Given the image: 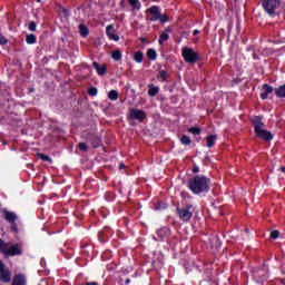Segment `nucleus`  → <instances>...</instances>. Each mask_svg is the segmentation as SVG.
I'll use <instances>...</instances> for the list:
<instances>
[{"instance_id":"f257e3e1","label":"nucleus","mask_w":285,"mask_h":285,"mask_svg":"<svg viewBox=\"0 0 285 285\" xmlns=\"http://www.w3.org/2000/svg\"><path fill=\"white\" fill-rule=\"evenodd\" d=\"M210 180L206 176H196L188 181V187L194 195H202V193H208V186Z\"/></svg>"},{"instance_id":"393cba45","label":"nucleus","mask_w":285,"mask_h":285,"mask_svg":"<svg viewBox=\"0 0 285 285\" xmlns=\"http://www.w3.org/2000/svg\"><path fill=\"white\" fill-rule=\"evenodd\" d=\"M170 39V36H168V32H163L159 38V43H164V41H168Z\"/></svg>"},{"instance_id":"473e14b6","label":"nucleus","mask_w":285,"mask_h":285,"mask_svg":"<svg viewBox=\"0 0 285 285\" xmlns=\"http://www.w3.org/2000/svg\"><path fill=\"white\" fill-rule=\"evenodd\" d=\"M29 30H30L31 32L37 31V23L30 22V23H29Z\"/></svg>"},{"instance_id":"2eb2a0df","label":"nucleus","mask_w":285,"mask_h":285,"mask_svg":"<svg viewBox=\"0 0 285 285\" xmlns=\"http://www.w3.org/2000/svg\"><path fill=\"white\" fill-rule=\"evenodd\" d=\"M92 66L98 75H106V66H99L97 62H94Z\"/></svg>"},{"instance_id":"aec40b11","label":"nucleus","mask_w":285,"mask_h":285,"mask_svg":"<svg viewBox=\"0 0 285 285\" xmlns=\"http://www.w3.org/2000/svg\"><path fill=\"white\" fill-rule=\"evenodd\" d=\"M26 41L29 45L37 43V36H35L32 33L27 35Z\"/></svg>"},{"instance_id":"9d476101","label":"nucleus","mask_w":285,"mask_h":285,"mask_svg":"<svg viewBox=\"0 0 285 285\" xmlns=\"http://www.w3.org/2000/svg\"><path fill=\"white\" fill-rule=\"evenodd\" d=\"M148 13L151 14L150 21H159L160 12L158 7H151L147 10Z\"/></svg>"},{"instance_id":"6ab92c4d","label":"nucleus","mask_w":285,"mask_h":285,"mask_svg":"<svg viewBox=\"0 0 285 285\" xmlns=\"http://www.w3.org/2000/svg\"><path fill=\"white\" fill-rule=\"evenodd\" d=\"M159 92V87H155V85L149 86L148 95L150 97H155Z\"/></svg>"},{"instance_id":"4be33fe9","label":"nucleus","mask_w":285,"mask_h":285,"mask_svg":"<svg viewBox=\"0 0 285 285\" xmlns=\"http://www.w3.org/2000/svg\"><path fill=\"white\" fill-rule=\"evenodd\" d=\"M134 59H135V61H137V63H141V61H144V53L140 51H137L134 55Z\"/></svg>"},{"instance_id":"c9c22d12","label":"nucleus","mask_w":285,"mask_h":285,"mask_svg":"<svg viewBox=\"0 0 285 285\" xmlns=\"http://www.w3.org/2000/svg\"><path fill=\"white\" fill-rule=\"evenodd\" d=\"M89 95H91V97L97 96V88H90L89 89Z\"/></svg>"},{"instance_id":"58836bf2","label":"nucleus","mask_w":285,"mask_h":285,"mask_svg":"<svg viewBox=\"0 0 285 285\" xmlns=\"http://www.w3.org/2000/svg\"><path fill=\"white\" fill-rule=\"evenodd\" d=\"M170 30H173L170 27H168L164 32H167V35H168V32H170Z\"/></svg>"},{"instance_id":"f03ea898","label":"nucleus","mask_w":285,"mask_h":285,"mask_svg":"<svg viewBox=\"0 0 285 285\" xmlns=\"http://www.w3.org/2000/svg\"><path fill=\"white\" fill-rule=\"evenodd\" d=\"M253 124H254V130L257 137H259V139H264L265 141L273 140V134H271V131L264 128V122H262V119L254 117Z\"/></svg>"},{"instance_id":"a878e982","label":"nucleus","mask_w":285,"mask_h":285,"mask_svg":"<svg viewBox=\"0 0 285 285\" xmlns=\"http://www.w3.org/2000/svg\"><path fill=\"white\" fill-rule=\"evenodd\" d=\"M147 57H148L149 59H157V52L155 51V49H149V50L147 51Z\"/></svg>"},{"instance_id":"bb28decb","label":"nucleus","mask_w":285,"mask_h":285,"mask_svg":"<svg viewBox=\"0 0 285 285\" xmlns=\"http://www.w3.org/2000/svg\"><path fill=\"white\" fill-rule=\"evenodd\" d=\"M180 142L184 145V146H190V137L188 136H183L180 138Z\"/></svg>"},{"instance_id":"4468645a","label":"nucleus","mask_w":285,"mask_h":285,"mask_svg":"<svg viewBox=\"0 0 285 285\" xmlns=\"http://www.w3.org/2000/svg\"><path fill=\"white\" fill-rule=\"evenodd\" d=\"M168 235H170V229L168 228H161L157 232V236L159 237V239H166V237H168Z\"/></svg>"},{"instance_id":"5701e85b","label":"nucleus","mask_w":285,"mask_h":285,"mask_svg":"<svg viewBox=\"0 0 285 285\" xmlns=\"http://www.w3.org/2000/svg\"><path fill=\"white\" fill-rule=\"evenodd\" d=\"M79 30H80V35L81 37H86L87 35H89V30H88V27H86L85 24H80L79 26Z\"/></svg>"},{"instance_id":"c756f323","label":"nucleus","mask_w":285,"mask_h":285,"mask_svg":"<svg viewBox=\"0 0 285 285\" xmlns=\"http://www.w3.org/2000/svg\"><path fill=\"white\" fill-rule=\"evenodd\" d=\"M39 159H42L43 161L52 163V158L49 156H46L43 154H38Z\"/></svg>"},{"instance_id":"6e6552de","label":"nucleus","mask_w":285,"mask_h":285,"mask_svg":"<svg viewBox=\"0 0 285 285\" xmlns=\"http://www.w3.org/2000/svg\"><path fill=\"white\" fill-rule=\"evenodd\" d=\"M12 277V274L10 273V269L6 268V266L0 267V282H3L4 284H8Z\"/></svg>"},{"instance_id":"79ce46f5","label":"nucleus","mask_w":285,"mask_h":285,"mask_svg":"<svg viewBox=\"0 0 285 285\" xmlns=\"http://www.w3.org/2000/svg\"><path fill=\"white\" fill-rule=\"evenodd\" d=\"M194 35H199V30H194Z\"/></svg>"},{"instance_id":"20e7f679","label":"nucleus","mask_w":285,"mask_h":285,"mask_svg":"<svg viewBox=\"0 0 285 285\" xmlns=\"http://www.w3.org/2000/svg\"><path fill=\"white\" fill-rule=\"evenodd\" d=\"M177 213L181 222H188L193 217V205L178 208Z\"/></svg>"},{"instance_id":"e433bc0d","label":"nucleus","mask_w":285,"mask_h":285,"mask_svg":"<svg viewBox=\"0 0 285 285\" xmlns=\"http://www.w3.org/2000/svg\"><path fill=\"white\" fill-rule=\"evenodd\" d=\"M6 43H8V40L6 39V37L0 35V45L3 46Z\"/></svg>"},{"instance_id":"cd10ccee","label":"nucleus","mask_w":285,"mask_h":285,"mask_svg":"<svg viewBox=\"0 0 285 285\" xmlns=\"http://www.w3.org/2000/svg\"><path fill=\"white\" fill-rule=\"evenodd\" d=\"M7 248H8V243L3 242V240L0 238V253H3V255H4Z\"/></svg>"},{"instance_id":"4c0bfd02","label":"nucleus","mask_w":285,"mask_h":285,"mask_svg":"<svg viewBox=\"0 0 285 285\" xmlns=\"http://www.w3.org/2000/svg\"><path fill=\"white\" fill-rule=\"evenodd\" d=\"M87 285H99L97 282L87 283Z\"/></svg>"},{"instance_id":"1a4fd4ad","label":"nucleus","mask_w":285,"mask_h":285,"mask_svg":"<svg viewBox=\"0 0 285 285\" xmlns=\"http://www.w3.org/2000/svg\"><path fill=\"white\" fill-rule=\"evenodd\" d=\"M106 33H107V37L111 39V41H119V37L117 36V33H115V26L112 24L107 26Z\"/></svg>"},{"instance_id":"7c9ffc66","label":"nucleus","mask_w":285,"mask_h":285,"mask_svg":"<svg viewBox=\"0 0 285 285\" xmlns=\"http://www.w3.org/2000/svg\"><path fill=\"white\" fill-rule=\"evenodd\" d=\"M189 132H191V135H200L202 129L197 127H191L189 128Z\"/></svg>"},{"instance_id":"ea45409f","label":"nucleus","mask_w":285,"mask_h":285,"mask_svg":"<svg viewBox=\"0 0 285 285\" xmlns=\"http://www.w3.org/2000/svg\"><path fill=\"white\" fill-rule=\"evenodd\" d=\"M198 171H199V167H195L194 173H198Z\"/></svg>"},{"instance_id":"f8f14e48","label":"nucleus","mask_w":285,"mask_h":285,"mask_svg":"<svg viewBox=\"0 0 285 285\" xmlns=\"http://www.w3.org/2000/svg\"><path fill=\"white\" fill-rule=\"evenodd\" d=\"M12 285H26V276L23 274L16 275Z\"/></svg>"},{"instance_id":"9b49d317","label":"nucleus","mask_w":285,"mask_h":285,"mask_svg":"<svg viewBox=\"0 0 285 285\" xmlns=\"http://www.w3.org/2000/svg\"><path fill=\"white\" fill-rule=\"evenodd\" d=\"M271 92H273V87H271L268 85H263L261 98L268 99V95H271Z\"/></svg>"},{"instance_id":"c03bdc74","label":"nucleus","mask_w":285,"mask_h":285,"mask_svg":"<svg viewBox=\"0 0 285 285\" xmlns=\"http://www.w3.org/2000/svg\"><path fill=\"white\" fill-rule=\"evenodd\" d=\"M2 266H3V263H1V261H0V268H2Z\"/></svg>"},{"instance_id":"0eeeda50","label":"nucleus","mask_w":285,"mask_h":285,"mask_svg":"<svg viewBox=\"0 0 285 285\" xmlns=\"http://www.w3.org/2000/svg\"><path fill=\"white\" fill-rule=\"evenodd\" d=\"M6 257L21 255V246L19 245H11L7 243V249L4 252Z\"/></svg>"},{"instance_id":"a19ab883","label":"nucleus","mask_w":285,"mask_h":285,"mask_svg":"<svg viewBox=\"0 0 285 285\" xmlns=\"http://www.w3.org/2000/svg\"><path fill=\"white\" fill-rule=\"evenodd\" d=\"M119 168H120V169H121V168H126V165L120 164V165H119Z\"/></svg>"},{"instance_id":"412c9836","label":"nucleus","mask_w":285,"mask_h":285,"mask_svg":"<svg viewBox=\"0 0 285 285\" xmlns=\"http://www.w3.org/2000/svg\"><path fill=\"white\" fill-rule=\"evenodd\" d=\"M119 97V94L117 92V90H111L109 91L108 94V98L111 100V101H117Z\"/></svg>"},{"instance_id":"c85d7f7f","label":"nucleus","mask_w":285,"mask_h":285,"mask_svg":"<svg viewBox=\"0 0 285 285\" xmlns=\"http://www.w3.org/2000/svg\"><path fill=\"white\" fill-rule=\"evenodd\" d=\"M166 77H168V72L165 70L159 71L158 79H160V81H166Z\"/></svg>"},{"instance_id":"ddd939ff","label":"nucleus","mask_w":285,"mask_h":285,"mask_svg":"<svg viewBox=\"0 0 285 285\" xmlns=\"http://www.w3.org/2000/svg\"><path fill=\"white\" fill-rule=\"evenodd\" d=\"M4 218L7 219V222H10V224H14V222H17V215L12 212H4L3 213Z\"/></svg>"},{"instance_id":"2f4dec72","label":"nucleus","mask_w":285,"mask_h":285,"mask_svg":"<svg viewBox=\"0 0 285 285\" xmlns=\"http://www.w3.org/2000/svg\"><path fill=\"white\" fill-rule=\"evenodd\" d=\"M168 19V14H160L158 21H160V23H166Z\"/></svg>"},{"instance_id":"39448f33","label":"nucleus","mask_w":285,"mask_h":285,"mask_svg":"<svg viewBox=\"0 0 285 285\" xmlns=\"http://www.w3.org/2000/svg\"><path fill=\"white\" fill-rule=\"evenodd\" d=\"M279 6V0H264L263 8L267 14H275V10Z\"/></svg>"},{"instance_id":"72a5a7b5","label":"nucleus","mask_w":285,"mask_h":285,"mask_svg":"<svg viewBox=\"0 0 285 285\" xmlns=\"http://www.w3.org/2000/svg\"><path fill=\"white\" fill-rule=\"evenodd\" d=\"M271 237H272V239H277V237H279V230L272 232Z\"/></svg>"},{"instance_id":"f704fd0d","label":"nucleus","mask_w":285,"mask_h":285,"mask_svg":"<svg viewBox=\"0 0 285 285\" xmlns=\"http://www.w3.org/2000/svg\"><path fill=\"white\" fill-rule=\"evenodd\" d=\"M78 147L83 151L88 150V145H86L85 142H80Z\"/></svg>"},{"instance_id":"423d86ee","label":"nucleus","mask_w":285,"mask_h":285,"mask_svg":"<svg viewBox=\"0 0 285 285\" xmlns=\"http://www.w3.org/2000/svg\"><path fill=\"white\" fill-rule=\"evenodd\" d=\"M128 119H134L136 121L141 122V121H144V119H146V112H144V110H139V109H130Z\"/></svg>"},{"instance_id":"7ed1b4c3","label":"nucleus","mask_w":285,"mask_h":285,"mask_svg":"<svg viewBox=\"0 0 285 285\" xmlns=\"http://www.w3.org/2000/svg\"><path fill=\"white\" fill-rule=\"evenodd\" d=\"M183 58L187 63H197L199 56L191 48L185 47L183 48Z\"/></svg>"},{"instance_id":"b1692460","label":"nucleus","mask_w":285,"mask_h":285,"mask_svg":"<svg viewBox=\"0 0 285 285\" xmlns=\"http://www.w3.org/2000/svg\"><path fill=\"white\" fill-rule=\"evenodd\" d=\"M111 57L115 61H119L121 59V51L120 50H114L111 52Z\"/></svg>"},{"instance_id":"a211bd4d","label":"nucleus","mask_w":285,"mask_h":285,"mask_svg":"<svg viewBox=\"0 0 285 285\" xmlns=\"http://www.w3.org/2000/svg\"><path fill=\"white\" fill-rule=\"evenodd\" d=\"M217 141V136L212 135L207 137V147L213 148L215 146V142Z\"/></svg>"},{"instance_id":"dca6fc26","label":"nucleus","mask_w":285,"mask_h":285,"mask_svg":"<svg viewBox=\"0 0 285 285\" xmlns=\"http://www.w3.org/2000/svg\"><path fill=\"white\" fill-rule=\"evenodd\" d=\"M276 97L285 98V85L279 86L275 89Z\"/></svg>"},{"instance_id":"37998d69","label":"nucleus","mask_w":285,"mask_h":285,"mask_svg":"<svg viewBox=\"0 0 285 285\" xmlns=\"http://www.w3.org/2000/svg\"><path fill=\"white\" fill-rule=\"evenodd\" d=\"M282 173H285V167H281Z\"/></svg>"},{"instance_id":"f3484780","label":"nucleus","mask_w":285,"mask_h":285,"mask_svg":"<svg viewBox=\"0 0 285 285\" xmlns=\"http://www.w3.org/2000/svg\"><path fill=\"white\" fill-rule=\"evenodd\" d=\"M128 3L132 10H139L141 8V2H139V0H128Z\"/></svg>"},{"instance_id":"a18cd8bd","label":"nucleus","mask_w":285,"mask_h":285,"mask_svg":"<svg viewBox=\"0 0 285 285\" xmlns=\"http://www.w3.org/2000/svg\"><path fill=\"white\" fill-rule=\"evenodd\" d=\"M37 1V3H41V0H36Z\"/></svg>"}]
</instances>
